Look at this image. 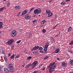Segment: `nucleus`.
I'll use <instances>...</instances> for the list:
<instances>
[{"label":"nucleus","mask_w":73,"mask_h":73,"mask_svg":"<svg viewBox=\"0 0 73 73\" xmlns=\"http://www.w3.org/2000/svg\"><path fill=\"white\" fill-rule=\"evenodd\" d=\"M55 64H56V62H54L53 63H52L51 64H50V65L48 66V68H50L49 70L50 73H52V72H54V71H55V70H54V69H53V68H51V66H53V65H54Z\"/></svg>","instance_id":"obj_1"},{"label":"nucleus","mask_w":73,"mask_h":73,"mask_svg":"<svg viewBox=\"0 0 73 73\" xmlns=\"http://www.w3.org/2000/svg\"><path fill=\"white\" fill-rule=\"evenodd\" d=\"M49 44V43H47L45 45L44 49V53H48V48Z\"/></svg>","instance_id":"obj_2"},{"label":"nucleus","mask_w":73,"mask_h":73,"mask_svg":"<svg viewBox=\"0 0 73 73\" xmlns=\"http://www.w3.org/2000/svg\"><path fill=\"white\" fill-rule=\"evenodd\" d=\"M38 64V62L36 61H35L33 63L31 64V66L32 68V69H33L36 67V65H37Z\"/></svg>","instance_id":"obj_3"},{"label":"nucleus","mask_w":73,"mask_h":73,"mask_svg":"<svg viewBox=\"0 0 73 73\" xmlns=\"http://www.w3.org/2000/svg\"><path fill=\"white\" fill-rule=\"evenodd\" d=\"M17 33L16 30H13L11 32V35L12 37H15V36H16Z\"/></svg>","instance_id":"obj_4"},{"label":"nucleus","mask_w":73,"mask_h":73,"mask_svg":"<svg viewBox=\"0 0 73 73\" xmlns=\"http://www.w3.org/2000/svg\"><path fill=\"white\" fill-rule=\"evenodd\" d=\"M41 12V10L40 9H36L34 11V13L35 14L40 13Z\"/></svg>","instance_id":"obj_5"},{"label":"nucleus","mask_w":73,"mask_h":73,"mask_svg":"<svg viewBox=\"0 0 73 73\" xmlns=\"http://www.w3.org/2000/svg\"><path fill=\"white\" fill-rule=\"evenodd\" d=\"M31 16L29 15L26 14L25 15V17L26 19L27 20H28V19H29L31 18Z\"/></svg>","instance_id":"obj_6"},{"label":"nucleus","mask_w":73,"mask_h":73,"mask_svg":"<svg viewBox=\"0 0 73 73\" xmlns=\"http://www.w3.org/2000/svg\"><path fill=\"white\" fill-rule=\"evenodd\" d=\"M13 39H11L10 40H9L7 43V44L8 45H9L10 44H11L13 42Z\"/></svg>","instance_id":"obj_7"},{"label":"nucleus","mask_w":73,"mask_h":73,"mask_svg":"<svg viewBox=\"0 0 73 73\" xmlns=\"http://www.w3.org/2000/svg\"><path fill=\"white\" fill-rule=\"evenodd\" d=\"M39 48V46H35V47H34L33 48L31 49V50L32 51H33V50H37V49H38Z\"/></svg>","instance_id":"obj_8"},{"label":"nucleus","mask_w":73,"mask_h":73,"mask_svg":"<svg viewBox=\"0 0 73 73\" xmlns=\"http://www.w3.org/2000/svg\"><path fill=\"white\" fill-rule=\"evenodd\" d=\"M61 65L63 67H65L67 65V64L64 62H63L61 64Z\"/></svg>","instance_id":"obj_9"},{"label":"nucleus","mask_w":73,"mask_h":73,"mask_svg":"<svg viewBox=\"0 0 73 73\" xmlns=\"http://www.w3.org/2000/svg\"><path fill=\"white\" fill-rule=\"evenodd\" d=\"M27 12H28V10H25L22 13V15L23 16V15H24L25 14H26V13H27Z\"/></svg>","instance_id":"obj_10"},{"label":"nucleus","mask_w":73,"mask_h":73,"mask_svg":"<svg viewBox=\"0 0 73 73\" xmlns=\"http://www.w3.org/2000/svg\"><path fill=\"white\" fill-rule=\"evenodd\" d=\"M4 71L5 73H9V70L7 68H4Z\"/></svg>","instance_id":"obj_11"},{"label":"nucleus","mask_w":73,"mask_h":73,"mask_svg":"<svg viewBox=\"0 0 73 73\" xmlns=\"http://www.w3.org/2000/svg\"><path fill=\"white\" fill-rule=\"evenodd\" d=\"M9 72H15V70H14V68H12L10 70H9Z\"/></svg>","instance_id":"obj_12"},{"label":"nucleus","mask_w":73,"mask_h":73,"mask_svg":"<svg viewBox=\"0 0 73 73\" xmlns=\"http://www.w3.org/2000/svg\"><path fill=\"white\" fill-rule=\"evenodd\" d=\"M59 52H60V49H59V48H57L54 51V52L55 53H58Z\"/></svg>","instance_id":"obj_13"},{"label":"nucleus","mask_w":73,"mask_h":73,"mask_svg":"<svg viewBox=\"0 0 73 73\" xmlns=\"http://www.w3.org/2000/svg\"><path fill=\"white\" fill-rule=\"evenodd\" d=\"M15 9H19L20 8V6H16L14 8Z\"/></svg>","instance_id":"obj_14"},{"label":"nucleus","mask_w":73,"mask_h":73,"mask_svg":"<svg viewBox=\"0 0 73 73\" xmlns=\"http://www.w3.org/2000/svg\"><path fill=\"white\" fill-rule=\"evenodd\" d=\"M3 23L0 22V29L3 28Z\"/></svg>","instance_id":"obj_15"},{"label":"nucleus","mask_w":73,"mask_h":73,"mask_svg":"<svg viewBox=\"0 0 73 73\" xmlns=\"http://www.w3.org/2000/svg\"><path fill=\"white\" fill-rule=\"evenodd\" d=\"M52 15H53V13H49L48 14V17H51Z\"/></svg>","instance_id":"obj_16"},{"label":"nucleus","mask_w":73,"mask_h":73,"mask_svg":"<svg viewBox=\"0 0 73 73\" xmlns=\"http://www.w3.org/2000/svg\"><path fill=\"white\" fill-rule=\"evenodd\" d=\"M31 63L28 64L25 66V68H28L30 66H31Z\"/></svg>","instance_id":"obj_17"},{"label":"nucleus","mask_w":73,"mask_h":73,"mask_svg":"<svg viewBox=\"0 0 73 73\" xmlns=\"http://www.w3.org/2000/svg\"><path fill=\"white\" fill-rule=\"evenodd\" d=\"M72 27H70L68 29V32H70V31H72Z\"/></svg>","instance_id":"obj_18"},{"label":"nucleus","mask_w":73,"mask_h":73,"mask_svg":"<svg viewBox=\"0 0 73 73\" xmlns=\"http://www.w3.org/2000/svg\"><path fill=\"white\" fill-rule=\"evenodd\" d=\"M56 66H57V65L55 64L54 66H51V68H53V69H55V68H56Z\"/></svg>","instance_id":"obj_19"},{"label":"nucleus","mask_w":73,"mask_h":73,"mask_svg":"<svg viewBox=\"0 0 73 73\" xmlns=\"http://www.w3.org/2000/svg\"><path fill=\"white\" fill-rule=\"evenodd\" d=\"M69 64H71V65H73V59L70 60V61L69 62Z\"/></svg>","instance_id":"obj_20"},{"label":"nucleus","mask_w":73,"mask_h":73,"mask_svg":"<svg viewBox=\"0 0 73 73\" xmlns=\"http://www.w3.org/2000/svg\"><path fill=\"white\" fill-rule=\"evenodd\" d=\"M42 33H45L46 32V30L45 29H43L42 30Z\"/></svg>","instance_id":"obj_21"},{"label":"nucleus","mask_w":73,"mask_h":73,"mask_svg":"<svg viewBox=\"0 0 73 73\" xmlns=\"http://www.w3.org/2000/svg\"><path fill=\"white\" fill-rule=\"evenodd\" d=\"M51 40H52V41H53V42H55V39H54L53 38V37H51Z\"/></svg>","instance_id":"obj_22"},{"label":"nucleus","mask_w":73,"mask_h":73,"mask_svg":"<svg viewBox=\"0 0 73 73\" xmlns=\"http://www.w3.org/2000/svg\"><path fill=\"white\" fill-rule=\"evenodd\" d=\"M31 58H32L31 56L28 57L27 58V60H31Z\"/></svg>","instance_id":"obj_23"},{"label":"nucleus","mask_w":73,"mask_h":73,"mask_svg":"<svg viewBox=\"0 0 73 73\" xmlns=\"http://www.w3.org/2000/svg\"><path fill=\"white\" fill-rule=\"evenodd\" d=\"M15 57V54H14L11 56V57L10 58H12V59H14Z\"/></svg>","instance_id":"obj_24"},{"label":"nucleus","mask_w":73,"mask_h":73,"mask_svg":"<svg viewBox=\"0 0 73 73\" xmlns=\"http://www.w3.org/2000/svg\"><path fill=\"white\" fill-rule=\"evenodd\" d=\"M46 20H44L43 21H42V24H43L44 23H45V22H46Z\"/></svg>","instance_id":"obj_25"},{"label":"nucleus","mask_w":73,"mask_h":73,"mask_svg":"<svg viewBox=\"0 0 73 73\" xmlns=\"http://www.w3.org/2000/svg\"><path fill=\"white\" fill-rule=\"evenodd\" d=\"M9 66H10V67L11 68H13V65H12V64H10L9 65Z\"/></svg>","instance_id":"obj_26"},{"label":"nucleus","mask_w":73,"mask_h":73,"mask_svg":"<svg viewBox=\"0 0 73 73\" xmlns=\"http://www.w3.org/2000/svg\"><path fill=\"white\" fill-rule=\"evenodd\" d=\"M50 12L49 10L48 9H47L46 10V13H49Z\"/></svg>","instance_id":"obj_27"},{"label":"nucleus","mask_w":73,"mask_h":73,"mask_svg":"<svg viewBox=\"0 0 73 73\" xmlns=\"http://www.w3.org/2000/svg\"><path fill=\"white\" fill-rule=\"evenodd\" d=\"M42 49H43V48L41 46L39 47L38 48L39 50H42Z\"/></svg>","instance_id":"obj_28"},{"label":"nucleus","mask_w":73,"mask_h":73,"mask_svg":"<svg viewBox=\"0 0 73 73\" xmlns=\"http://www.w3.org/2000/svg\"><path fill=\"white\" fill-rule=\"evenodd\" d=\"M4 60L6 62H7V61H8V60H7V58L6 57H4Z\"/></svg>","instance_id":"obj_29"},{"label":"nucleus","mask_w":73,"mask_h":73,"mask_svg":"<svg viewBox=\"0 0 73 73\" xmlns=\"http://www.w3.org/2000/svg\"><path fill=\"white\" fill-rule=\"evenodd\" d=\"M66 4L64 2H62L61 3V5H64Z\"/></svg>","instance_id":"obj_30"},{"label":"nucleus","mask_w":73,"mask_h":73,"mask_svg":"<svg viewBox=\"0 0 73 73\" xmlns=\"http://www.w3.org/2000/svg\"><path fill=\"white\" fill-rule=\"evenodd\" d=\"M11 4H10V3H8L7 4V7H9V6H10V5Z\"/></svg>","instance_id":"obj_31"},{"label":"nucleus","mask_w":73,"mask_h":73,"mask_svg":"<svg viewBox=\"0 0 73 73\" xmlns=\"http://www.w3.org/2000/svg\"><path fill=\"white\" fill-rule=\"evenodd\" d=\"M21 13V12H19L18 14L17 15V16H18V17H20V15H21L20 14Z\"/></svg>","instance_id":"obj_32"},{"label":"nucleus","mask_w":73,"mask_h":73,"mask_svg":"<svg viewBox=\"0 0 73 73\" xmlns=\"http://www.w3.org/2000/svg\"><path fill=\"white\" fill-rule=\"evenodd\" d=\"M2 53L3 54H4V55H5L6 54V53L4 50H2Z\"/></svg>","instance_id":"obj_33"},{"label":"nucleus","mask_w":73,"mask_h":73,"mask_svg":"<svg viewBox=\"0 0 73 73\" xmlns=\"http://www.w3.org/2000/svg\"><path fill=\"white\" fill-rule=\"evenodd\" d=\"M20 56V55H18L17 56H16L15 57V58L16 59V58H18V57H19Z\"/></svg>","instance_id":"obj_34"},{"label":"nucleus","mask_w":73,"mask_h":73,"mask_svg":"<svg viewBox=\"0 0 73 73\" xmlns=\"http://www.w3.org/2000/svg\"><path fill=\"white\" fill-rule=\"evenodd\" d=\"M49 58V56H47L44 58V60H46V59H47V58Z\"/></svg>","instance_id":"obj_35"},{"label":"nucleus","mask_w":73,"mask_h":73,"mask_svg":"<svg viewBox=\"0 0 73 73\" xmlns=\"http://www.w3.org/2000/svg\"><path fill=\"white\" fill-rule=\"evenodd\" d=\"M34 9H35V8L34 7L31 8L30 11V12H31L32 11H33V10H34Z\"/></svg>","instance_id":"obj_36"},{"label":"nucleus","mask_w":73,"mask_h":73,"mask_svg":"<svg viewBox=\"0 0 73 73\" xmlns=\"http://www.w3.org/2000/svg\"><path fill=\"white\" fill-rule=\"evenodd\" d=\"M53 49H54V50H55L56 48V46H53L52 47Z\"/></svg>","instance_id":"obj_37"},{"label":"nucleus","mask_w":73,"mask_h":73,"mask_svg":"<svg viewBox=\"0 0 73 73\" xmlns=\"http://www.w3.org/2000/svg\"><path fill=\"white\" fill-rule=\"evenodd\" d=\"M21 40H19L17 42V44H19V43H20V42H21Z\"/></svg>","instance_id":"obj_38"},{"label":"nucleus","mask_w":73,"mask_h":73,"mask_svg":"<svg viewBox=\"0 0 73 73\" xmlns=\"http://www.w3.org/2000/svg\"><path fill=\"white\" fill-rule=\"evenodd\" d=\"M68 52H69V53H73V52L70 50H69Z\"/></svg>","instance_id":"obj_39"},{"label":"nucleus","mask_w":73,"mask_h":73,"mask_svg":"<svg viewBox=\"0 0 73 73\" xmlns=\"http://www.w3.org/2000/svg\"><path fill=\"white\" fill-rule=\"evenodd\" d=\"M36 22H37V20H34L32 21L33 23H36Z\"/></svg>","instance_id":"obj_40"},{"label":"nucleus","mask_w":73,"mask_h":73,"mask_svg":"<svg viewBox=\"0 0 73 73\" xmlns=\"http://www.w3.org/2000/svg\"><path fill=\"white\" fill-rule=\"evenodd\" d=\"M39 52H40V53H44V52L43 51L41 50H40Z\"/></svg>","instance_id":"obj_41"},{"label":"nucleus","mask_w":73,"mask_h":73,"mask_svg":"<svg viewBox=\"0 0 73 73\" xmlns=\"http://www.w3.org/2000/svg\"><path fill=\"white\" fill-rule=\"evenodd\" d=\"M2 9V10H4L5 9H6V7L5 6L1 8Z\"/></svg>","instance_id":"obj_42"},{"label":"nucleus","mask_w":73,"mask_h":73,"mask_svg":"<svg viewBox=\"0 0 73 73\" xmlns=\"http://www.w3.org/2000/svg\"><path fill=\"white\" fill-rule=\"evenodd\" d=\"M7 68L8 69H9V70H10V69H11L12 68L10 67L9 66L7 67Z\"/></svg>","instance_id":"obj_43"},{"label":"nucleus","mask_w":73,"mask_h":73,"mask_svg":"<svg viewBox=\"0 0 73 73\" xmlns=\"http://www.w3.org/2000/svg\"><path fill=\"white\" fill-rule=\"evenodd\" d=\"M56 60H58V61H60V58L58 57H57L56 58Z\"/></svg>","instance_id":"obj_44"},{"label":"nucleus","mask_w":73,"mask_h":73,"mask_svg":"<svg viewBox=\"0 0 73 73\" xmlns=\"http://www.w3.org/2000/svg\"><path fill=\"white\" fill-rule=\"evenodd\" d=\"M60 34L56 35V37H60Z\"/></svg>","instance_id":"obj_45"},{"label":"nucleus","mask_w":73,"mask_h":73,"mask_svg":"<svg viewBox=\"0 0 73 73\" xmlns=\"http://www.w3.org/2000/svg\"><path fill=\"white\" fill-rule=\"evenodd\" d=\"M11 54L10 53H9L8 54V57H10V56H11Z\"/></svg>","instance_id":"obj_46"},{"label":"nucleus","mask_w":73,"mask_h":73,"mask_svg":"<svg viewBox=\"0 0 73 73\" xmlns=\"http://www.w3.org/2000/svg\"><path fill=\"white\" fill-rule=\"evenodd\" d=\"M45 69V67H44L42 68V69L41 70H44Z\"/></svg>","instance_id":"obj_47"},{"label":"nucleus","mask_w":73,"mask_h":73,"mask_svg":"<svg viewBox=\"0 0 73 73\" xmlns=\"http://www.w3.org/2000/svg\"><path fill=\"white\" fill-rule=\"evenodd\" d=\"M71 0H66V2H68V1H70Z\"/></svg>","instance_id":"obj_48"},{"label":"nucleus","mask_w":73,"mask_h":73,"mask_svg":"<svg viewBox=\"0 0 73 73\" xmlns=\"http://www.w3.org/2000/svg\"><path fill=\"white\" fill-rule=\"evenodd\" d=\"M42 66V64H40L39 66V67H40L41 66Z\"/></svg>","instance_id":"obj_49"},{"label":"nucleus","mask_w":73,"mask_h":73,"mask_svg":"<svg viewBox=\"0 0 73 73\" xmlns=\"http://www.w3.org/2000/svg\"><path fill=\"white\" fill-rule=\"evenodd\" d=\"M52 0H50V1H49V3H52Z\"/></svg>","instance_id":"obj_50"},{"label":"nucleus","mask_w":73,"mask_h":73,"mask_svg":"<svg viewBox=\"0 0 73 73\" xmlns=\"http://www.w3.org/2000/svg\"><path fill=\"white\" fill-rule=\"evenodd\" d=\"M3 11V9L1 8H0V11Z\"/></svg>","instance_id":"obj_51"},{"label":"nucleus","mask_w":73,"mask_h":73,"mask_svg":"<svg viewBox=\"0 0 73 73\" xmlns=\"http://www.w3.org/2000/svg\"><path fill=\"white\" fill-rule=\"evenodd\" d=\"M33 54H35V51H33Z\"/></svg>","instance_id":"obj_52"},{"label":"nucleus","mask_w":73,"mask_h":73,"mask_svg":"<svg viewBox=\"0 0 73 73\" xmlns=\"http://www.w3.org/2000/svg\"><path fill=\"white\" fill-rule=\"evenodd\" d=\"M25 64H24V65H22V66H23V67H24V66H25Z\"/></svg>","instance_id":"obj_53"},{"label":"nucleus","mask_w":73,"mask_h":73,"mask_svg":"<svg viewBox=\"0 0 73 73\" xmlns=\"http://www.w3.org/2000/svg\"><path fill=\"white\" fill-rule=\"evenodd\" d=\"M35 54H36L37 53V51H35Z\"/></svg>","instance_id":"obj_54"},{"label":"nucleus","mask_w":73,"mask_h":73,"mask_svg":"<svg viewBox=\"0 0 73 73\" xmlns=\"http://www.w3.org/2000/svg\"><path fill=\"white\" fill-rule=\"evenodd\" d=\"M1 67H0V71H1Z\"/></svg>","instance_id":"obj_55"},{"label":"nucleus","mask_w":73,"mask_h":73,"mask_svg":"<svg viewBox=\"0 0 73 73\" xmlns=\"http://www.w3.org/2000/svg\"><path fill=\"white\" fill-rule=\"evenodd\" d=\"M57 24L56 25V26H55V27H57Z\"/></svg>","instance_id":"obj_56"},{"label":"nucleus","mask_w":73,"mask_h":73,"mask_svg":"<svg viewBox=\"0 0 73 73\" xmlns=\"http://www.w3.org/2000/svg\"><path fill=\"white\" fill-rule=\"evenodd\" d=\"M66 12V10L64 11V12Z\"/></svg>","instance_id":"obj_57"},{"label":"nucleus","mask_w":73,"mask_h":73,"mask_svg":"<svg viewBox=\"0 0 73 73\" xmlns=\"http://www.w3.org/2000/svg\"><path fill=\"white\" fill-rule=\"evenodd\" d=\"M1 31H0V35L1 34Z\"/></svg>","instance_id":"obj_58"},{"label":"nucleus","mask_w":73,"mask_h":73,"mask_svg":"<svg viewBox=\"0 0 73 73\" xmlns=\"http://www.w3.org/2000/svg\"><path fill=\"white\" fill-rule=\"evenodd\" d=\"M7 0H3V1H6Z\"/></svg>","instance_id":"obj_59"},{"label":"nucleus","mask_w":73,"mask_h":73,"mask_svg":"<svg viewBox=\"0 0 73 73\" xmlns=\"http://www.w3.org/2000/svg\"><path fill=\"white\" fill-rule=\"evenodd\" d=\"M59 33H60V31L59 32Z\"/></svg>","instance_id":"obj_60"},{"label":"nucleus","mask_w":73,"mask_h":73,"mask_svg":"<svg viewBox=\"0 0 73 73\" xmlns=\"http://www.w3.org/2000/svg\"><path fill=\"white\" fill-rule=\"evenodd\" d=\"M38 16H40V15H38Z\"/></svg>","instance_id":"obj_61"},{"label":"nucleus","mask_w":73,"mask_h":73,"mask_svg":"<svg viewBox=\"0 0 73 73\" xmlns=\"http://www.w3.org/2000/svg\"><path fill=\"white\" fill-rule=\"evenodd\" d=\"M0 38H1V36H0Z\"/></svg>","instance_id":"obj_62"},{"label":"nucleus","mask_w":73,"mask_h":73,"mask_svg":"<svg viewBox=\"0 0 73 73\" xmlns=\"http://www.w3.org/2000/svg\"><path fill=\"white\" fill-rule=\"evenodd\" d=\"M72 35H73V33H72Z\"/></svg>","instance_id":"obj_63"}]
</instances>
